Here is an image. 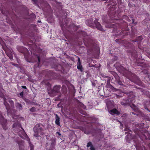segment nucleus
<instances>
[{
  "mask_svg": "<svg viewBox=\"0 0 150 150\" xmlns=\"http://www.w3.org/2000/svg\"><path fill=\"white\" fill-rule=\"evenodd\" d=\"M61 27L63 30L66 29L70 32L72 33L76 31L79 28L78 27L76 26L74 23L71 22L70 19H66L65 24L62 25H61Z\"/></svg>",
  "mask_w": 150,
  "mask_h": 150,
  "instance_id": "nucleus-1",
  "label": "nucleus"
},
{
  "mask_svg": "<svg viewBox=\"0 0 150 150\" xmlns=\"http://www.w3.org/2000/svg\"><path fill=\"white\" fill-rule=\"evenodd\" d=\"M41 126L42 125H40L39 124H37L34 128H33L34 134V135L36 137L39 136L38 134L39 133L41 135H44V133L43 132L44 129Z\"/></svg>",
  "mask_w": 150,
  "mask_h": 150,
  "instance_id": "nucleus-2",
  "label": "nucleus"
},
{
  "mask_svg": "<svg viewBox=\"0 0 150 150\" xmlns=\"http://www.w3.org/2000/svg\"><path fill=\"white\" fill-rule=\"evenodd\" d=\"M60 88V86H55L53 87L52 89L49 91L48 93L51 96H54L56 95V93L59 92Z\"/></svg>",
  "mask_w": 150,
  "mask_h": 150,
  "instance_id": "nucleus-3",
  "label": "nucleus"
},
{
  "mask_svg": "<svg viewBox=\"0 0 150 150\" xmlns=\"http://www.w3.org/2000/svg\"><path fill=\"white\" fill-rule=\"evenodd\" d=\"M127 95L129 98L127 99L128 106H130L132 103L135 102V96L133 95L132 92H130L129 93H127Z\"/></svg>",
  "mask_w": 150,
  "mask_h": 150,
  "instance_id": "nucleus-4",
  "label": "nucleus"
},
{
  "mask_svg": "<svg viewBox=\"0 0 150 150\" xmlns=\"http://www.w3.org/2000/svg\"><path fill=\"white\" fill-rule=\"evenodd\" d=\"M0 123L2 125L3 128L5 130L7 129L6 126L7 120L2 116L1 112L0 111Z\"/></svg>",
  "mask_w": 150,
  "mask_h": 150,
  "instance_id": "nucleus-5",
  "label": "nucleus"
},
{
  "mask_svg": "<svg viewBox=\"0 0 150 150\" xmlns=\"http://www.w3.org/2000/svg\"><path fill=\"white\" fill-rule=\"evenodd\" d=\"M84 43L85 45L87 47H91V45L93 43V40L89 36H87L84 39Z\"/></svg>",
  "mask_w": 150,
  "mask_h": 150,
  "instance_id": "nucleus-6",
  "label": "nucleus"
},
{
  "mask_svg": "<svg viewBox=\"0 0 150 150\" xmlns=\"http://www.w3.org/2000/svg\"><path fill=\"white\" fill-rule=\"evenodd\" d=\"M51 142L49 149H46V150H54L56 142V139H55L52 138L51 139Z\"/></svg>",
  "mask_w": 150,
  "mask_h": 150,
  "instance_id": "nucleus-7",
  "label": "nucleus"
},
{
  "mask_svg": "<svg viewBox=\"0 0 150 150\" xmlns=\"http://www.w3.org/2000/svg\"><path fill=\"white\" fill-rule=\"evenodd\" d=\"M98 19L97 18H95L93 21V25L94 24L96 28L100 31H104L105 30L103 29L101 24L98 22Z\"/></svg>",
  "mask_w": 150,
  "mask_h": 150,
  "instance_id": "nucleus-8",
  "label": "nucleus"
},
{
  "mask_svg": "<svg viewBox=\"0 0 150 150\" xmlns=\"http://www.w3.org/2000/svg\"><path fill=\"white\" fill-rule=\"evenodd\" d=\"M4 104L6 107V108L7 110V113L8 114L11 112L10 109L11 107L9 105V104L7 103L5 99H4Z\"/></svg>",
  "mask_w": 150,
  "mask_h": 150,
  "instance_id": "nucleus-9",
  "label": "nucleus"
},
{
  "mask_svg": "<svg viewBox=\"0 0 150 150\" xmlns=\"http://www.w3.org/2000/svg\"><path fill=\"white\" fill-rule=\"evenodd\" d=\"M77 65V69L81 72H82L83 71L82 66L81 65L80 59L79 57H78V59Z\"/></svg>",
  "mask_w": 150,
  "mask_h": 150,
  "instance_id": "nucleus-10",
  "label": "nucleus"
},
{
  "mask_svg": "<svg viewBox=\"0 0 150 150\" xmlns=\"http://www.w3.org/2000/svg\"><path fill=\"white\" fill-rule=\"evenodd\" d=\"M115 81L118 84L120 85H122L123 84L122 82L120 81V77L117 75H116L115 76Z\"/></svg>",
  "mask_w": 150,
  "mask_h": 150,
  "instance_id": "nucleus-11",
  "label": "nucleus"
},
{
  "mask_svg": "<svg viewBox=\"0 0 150 150\" xmlns=\"http://www.w3.org/2000/svg\"><path fill=\"white\" fill-rule=\"evenodd\" d=\"M127 102V99H124L120 102V103L122 105L124 106H128V103Z\"/></svg>",
  "mask_w": 150,
  "mask_h": 150,
  "instance_id": "nucleus-12",
  "label": "nucleus"
},
{
  "mask_svg": "<svg viewBox=\"0 0 150 150\" xmlns=\"http://www.w3.org/2000/svg\"><path fill=\"white\" fill-rule=\"evenodd\" d=\"M55 123L58 126H60V123L59 122V117L57 114H55Z\"/></svg>",
  "mask_w": 150,
  "mask_h": 150,
  "instance_id": "nucleus-13",
  "label": "nucleus"
},
{
  "mask_svg": "<svg viewBox=\"0 0 150 150\" xmlns=\"http://www.w3.org/2000/svg\"><path fill=\"white\" fill-rule=\"evenodd\" d=\"M86 146L87 147L90 146L91 150H95L94 147L93 146L92 142H91L88 143Z\"/></svg>",
  "mask_w": 150,
  "mask_h": 150,
  "instance_id": "nucleus-14",
  "label": "nucleus"
},
{
  "mask_svg": "<svg viewBox=\"0 0 150 150\" xmlns=\"http://www.w3.org/2000/svg\"><path fill=\"white\" fill-rule=\"evenodd\" d=\"M18 144L19 145L20 150H24V145L23 142H18Z\"/></svg>",
  "mask_w": 150,
  "mask_h": 150,
  "instance_id": "nucleus-15",
  "label": "nucleus"
},
{
  "mask_svg": "<svg viewBox=\"0 0 150 150\" xmlns=\"http://www.w3.org/2000/svg\"><path fill=\"white\" fill-rule=\"evenodd\" d=\"M110 112L111 114H115L117 115H119L120 114V112L115 108L111 110Z\"/></svg>",
  "mask_w": 150,
  "mask_h": 150,
  "instance_id": "nucleus-16",
  "label": "nucleus"
},
{
  "mask_svg": "<svg viewBox=\"0 0 150 150\" xmlns=\"http://www.w3.org/2000/svg\"><path fill=\"white\" fill-rule=\"evenodd\" d=\"M15 106L17 109L18 110H21L23 109L22 105L18 103H16Z\"/></svg>",
  "mask_w": 150,
  "mask_h": 150,
  "instance_id": "nucleus-17",
  "label": "nucleus"
},
{
  "mask_svg": "<svg viewBox=\"0 0 150 150\" xmlns=\"http://www.w3.org/2000/svg\"><path fill=\"white\" fill-rule=\"evenodd\" d=\"M93 19L92 18L90 19V20L87 21L88 25L90 27H94Z\"/></svg>",
  "mask_w": 150,
  "mask_h": 150,
  "instance_id": "nucleus-18",
  "label": "nucleus"
},
{
  "mask_svg": "<svg viewBox=\"0 0 150 150\" xmlns=\"http://www.w3.org/2000/svg\"><path fill=\"white\" fill-rule=\"evenodd\" d=\"M110 78H108L107 81V86H111V88L113 90H117L116 88H114L110 84Z\"/></svg>",
  "mask_w": 150,
  "mask_h": 150,
  "instance_id": "nucleus-19",
  "label": "nucleus"
},
{
  "mask_svg": "<svg viewBox=\"0 0 150 150\" xmlns=\"http://www.w3.org/2000/svg\"><path fill=\"white\" fill-rule=\"evenodd\" d=\"M130 107L134 111L137 112L138 111V109L136 108V106L133 103H132Z\"/></svg>",
  "mask_w": 150,
  "mask_h": 150,
  "instance_id": "nucleus-20",
  "label": "nucleus"
},
{
  "mask_svg": "<svg viewBox=\"0 0 150 150\" xmlns=\"http://www.w3.org/2000/svg\"><path fill=\"white\" fill-rule=\"evenodd\" d=\"M8 101L10 103L11 107L13 109L14 108L13 102L11 99H8Z\"/></svg>",
  "mask_w": 150,
  "mask_h": 150,
  "instance_id": "nucleus-21",
  "label": "nucleus"
},
{
  "mask_svg": "<svg viewBox=\"0 0 150 150\" xmlns=\"http://www.w3.org/2000/svg\"><path fill=\"white\" fill-rule=\"evenodd\" d=\"M6 54L9 57V58L10 59H12L13 56H12V54L11 52H6Z\"/></svg>",
  "mask_w": 150,
  "mask_h": 150,
  "instance_id": "nucleus-22",
  "label": "nucleus"
},
{
  "mask_svg": "<svg viewBox=\"0 0 150 150\" xmlns=\"http://www.w3.org/2000/svg\"><path fill=\"white\" fill-rule=\"evenodd\" d=\"M78 105H79L83 108L84 109L86 108L85 105H84L82 103L80 102L79 101H78Z\"/></svg>",
  "mask_w": 150,
  "mask_h": 150,
  "instance_id": "nucleus-23",
  "label": "nucleus"
},
{
  "mask_svg": "<svg viewBox=\"0 0 150 150\" xmlns=\"http://www.w3.org/2000/svg\"><path fill=\"white\" fill-rule=\"evenodd\" d=\"M143 38L142 36H139L137 38V41H140L142 40Z\"/></svg>",
  "mask_w": 150,
  "mask_h": 150,
  "instance_id": "nucleus-24",
  "label": "nucleus"
},
{
  "mask_svg": "<svg viewBox=\"0 0 150 150\" xmlns=\"http://www.w3.org/2000/svg\"><path fill=\"white\" fill-rule=\"evenodd\" d=\"M30 144V150H34V146L30 142H29Z\"/></svg>",
  "mask_w": 150,
  "mask_h": 150,
  "instance_id": "nucleus-25",
  "label": "nucleus"
},
{
  "mask_svg": "<svg viewBox=\"0 0 150 150\" xmlns=\"http://www.w3.org/2000/svg\"><path fill=\"white\" fill-rule=\"evenodd\" d=\"M80 33L81 35L83 36H85L86 35V33L84 31H81Z\"/></svg>",
  "mask_w": 150,
  "mask_h": 150,
  "instance_id": "nucleus-26",
  "label": "nucleus"
},
{
  "mask_svg": "<svg viewBox=\"0 0 150 150\" xmlns=\"http://www.w3.org/2000/svg\"><path fill=\"white\" fill-rule=\"evenodd\" d=\"M30 110L31 112H34L35 110V108L34 107H32L30 109Z\"/></svg>",
  "mask_w": 150,
  "mask_h": 150,
  "instance_id": "nucleus-27",
  "label": "nucleus"
},
{
  "mask_svg": "<svg viewBox=\"0 0 150 150\" xmlns=\"http://www.w3.org/2000/svg\"><path fill=\"white\" fill-rule=\"evenodd\" d=\"M20 95L22 97H23V92L22 91L20 93Z\"/></svg>",
  "mask_w": 150,
  "mask_h": 150,
  "instance_id": "nucleus-28",
  "label": "nucleus"
},
{
  "mask_svg": "<svg viewBox=\"0 0 150 150\" xmlns=\"http://www.w3.org/2000/svg\"><path fill=\"white\" fill-rule=\"evenodd\" d=\"M143 63L142 62H139L138 63V65L140 66H143Z\"/></svg>",
  "mask_w": 150,
  "mask_h": 150,
  "instance_id": "nucleus-29",
  "label": "nucleus"
},
{
  "mask_svg": "<svg viewBox=\"0 0 150 150\" xmlns=\"http://www.w3.org/2000/svg\"><path fill=\"white\" fill-rule=\"evenodd\" d=\"M120 41H121V40L120 39H117L115 40V41L117 42H119Z\"/></svg>",
  "mask_w": 150,
  "mask_h": 150,
  "instance_id": "nucleus-30",
  "label": "nucleus"
},
{
  "mask_svg": "<svg viewBox=\"0 0 150 150\" xmlns=\"http://www.w3.org/2000/svg\"><path fill=\"white\" fill-rule=\"evenodd\" d=\"M58 68H59V69H58V71H59L60 69L61 68V66L60 65H59L57 66Z\"/></svg>",
  "mask_w": 150,
  "mask_h": 150,
  "instance_id": "nucleus-31",
  "label": "nucleus"
},
{
  "mask_svg": "<svg viewBox=\"0 0 150 150\" xmlns=\"http://www.w3.org/2000/svg\"><path fill=\"white\" fill-rule=\"evenodd\" d=\"M12 64L14 66H16V67H18V65L17 64H14V63H12Z\"/></svg>",
  "mask_w": 150,
  "mask_h": 150,
  "instance_id": "nucleus-32",
  "label": "nucleus"
},
{
  "mask_svg": "<svg viewBox=\"0 0 150 150\" xmlns=\"http://www.w3.org/2000/svg\"><path fill=\"white\" fill-rule=\"evenodd\" d=\"M21 87L24 89H27L26 87L25 86H22Z\"/></svg>",
  "mask_w": 150,
  "mask_h": 150,
  "instance_id": "nucleus-33",
  "label": "nucleus"
},
{
  "mask_svg": "<svg viewBox=\"0 0 150 150\" xmlns=\"http://www.w3.org/2000/svg\"><path fill=\"white\" fill-rule=\"evenodd\" d=\"M57 134L59 136H61V134L59 132H57Z\"/></svg>",
  "mask_w": 150,
  "mask_h": 150,
  "instance_id": "nucleus-34",
  "label": "nucleus"
},
{
  "mask_svg": "<svg viewBox=\"0 0 150 150\" xmlns=\"http://www.w3.org/2000/svg\"><path fill=\"white\" fill-rule=\"evenodd\" d=\"M75 147H76V148H77V150H79V146H75Z\"/></svg>",
  "mask_w": 150,
  "mask_h": 150,
  "instance_id": "nucleus-35",
  "label": "nucleus"
},
{
  "mask_svg": "<svg viewBox=\"0 0 150 150\" xmlns=\"http://www.w3.org/2000/svg\"><path fill=\"white\" fill-rule=\"evenodd\" d=\"M35 3H36L37 2V0H32Z\"/></svg>",
  "mask_w": 150,
  "mask_h": 150,
  "instance_id": "nucleus-36",
  "label": "nucleus"
},
{
  "mask_svg": "<svg viewBox=\"0 0 150 150\" xmlns=\"http://www.w3.org/2000/svg\"><path fill=\"white\" fill-rule=\"evenodd\" d=\"M132 24H135V23H134V20L132 18Z\"/></svg>",
  "mask_w": 150,
  "mask_h": 150,
  "instance_id": "nucleus-37",
  "label": "nucleus"
},
{
  "mask_svg": "<svg viewBox=\"0 0 150 150\" xmlns=\"http://www.w3.org/2000/svg\"><path fill=\"white\" fill-rule=\"evenodd\" d=\"M38 62H40V57L39 56H38Z\"/></svg>",
  "mask_w": 150,
  "mask_h": 150,
  "instance_id": "nucleus-38",
  "label": "nucleus"
},
{
  "mask_svg": "<svg viewBox=\"0 0 150 150\" xmlns=\"http://www.w3.org/2000/svg\"><path fill=\"white\" fill-rule=\"evenodd\" d=\"M130 113L131 115V114H134V115H135V113H134L133 112H131Z\"/></svg>",
  "mask_w": 150,
  "mask_h": 150,
  "instance_id": "nucleus-39",
  "label": "nucleus"
},
{
  "mask_svg": "<svg viewBox=\"0 0 150 150\" xmlns=\"http://www.w3.org/2000/svg\"><path fill=\"white\" fill-rule=\"evenodd\" d=\"M119 122L120 123V125H122V123L121 122H120V121H119Z\"/></svg>",
  "mask_w": 150,
  "mask_h": 150,
  "instance_id": "nucleus-40",
  "label": "nucleus"
},
{
  "mask_svg": "<svg viewBox=\"0 0 150 150\" xmlns=\"http://www.w3.org/2000/svg\"><path fill=\"white\" fill-rule=\"evenodd\" d=\"M48 144L47 143H46V145H48Z\"/></svg>",
  "mask_w": 150,
  "mask_h": 150,
  "instance_id": "nucleus-41",
  "label": "nucleus"
},
{
  "mask_svg": "<svg viewBox=\"0 0 150 150\" xmlns=\"http://www.w3.org/2000/svg\"><path fill=\"white\" fill-rule=\"evenodd\" d=\"M14 110L15 111V112H16V110Z\"/></svg>",
  "mask_w": 150,
  "mask_h": 150,
  "instance_id": "nucleus-42",
  "label": "nucleus"
},
{
  "mask_svg": "<svg viewBox=\"0 0 150 150\" xmlns=\"http://www.w3.org/2000/svg\"><path fill=\"white\" fill-rule=\"evenodd\" d=\"M126 130H126V129H125V131H126Z\"/></svg>",
  "mask_w": 150,
  "mask_h": 150,
  "instance_id": "nucleus-43",
  "label": "nucleus"
}]
</instances>
